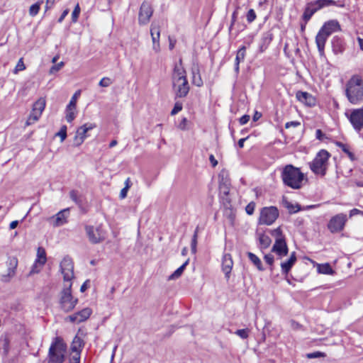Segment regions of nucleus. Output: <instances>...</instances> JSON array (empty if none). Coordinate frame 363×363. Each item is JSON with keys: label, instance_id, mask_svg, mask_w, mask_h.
Segmentation results:
<instances>
[{"label": "nucleus", "instance_id": "f257e3e1", "mask_svg": "<svg viewBox=\"0 0 363 363\" xmlns=\"http://www.w3.org/2000/svg\"><path fill=\"white\" fill-rule=\"evenodd\" d=\"M281 178L285 186L292 189H300L303 185L304 174L293 164H286L282 168Z\"/></svg>", "mask_w": 363, "mask_h": 363}, {"label": "nucleus", "instance_id": "f03ea898", "mask_svg": "<svg viewBox=\"0 0 363 363\" xmlns=\"http://www.w3.org/2000/svg\"><path fill=\"white\" fill-rule=\"evenodd\" d=\"M345 96L352 104L363 101V79L359 75H353L347 82Z\"/></svg>", "mask_w": 363, "mask_h": 363}, {"label": "nucleus", "instance_id": "7ed1b4c3", "mask_svg": "<svg viewBox=\"0 0 363 363\" xmlns=\"http://www.w3.org/2000/svg\"><path fill=\"white\" fill-rule=\"evenodd\" d=\"M67 345L62 337H55L48 350L45 362L48 363H64L66 358Z\"/></svg>", "mask_w": 363, "mask_h": 363}, {"label": "nucleus", "instance_id": "20e7f679", "mask_svg": "<svg viewBox=\"0 0 363 363\" xmlns=\"http://www.w3.org/2000/svg\"><path fill=\"white\" fill-rule=\"evenodd\" d=\"M340 30L341 26L337 20H330L323 25L315 37V43L320 56L325 55L324 50L328 38L333 33Z\"/></svg>", "mask_w": 363, "mask_h": 363}, {"label": "nucleus", "instance_id": "39448f33", "mask_svg": "<svg viewBox=\"0 0 363 363\" xmlns=\"http://www.w3.org/2000/svg\"><path fill=\"white\" fill-rule=\"evenodd\" d=\"M330 156V155L327 150H321L319 151L313 160L309 164L311 171L315 174L325 176Z\"/></svg>", "mask_w": 363, "mask_h": 363}, {"label": "nucleus", "instance_id": "423d86ee", "mask_svg": "<svg viewBox=\"0 0 363 363\" xmlns=\"http://www.w3.org/2000/svg\"><path fill=\"white\" fill-rule=\"evenodd\" d=\"M72 283L65 286L60 292L59 304L62 311L65 313L72 311L78 303V298L72 294Z\"/></svg>", "mask_w": 363, "mask_h": 363}, {"label": "nucleus", "instance_id": "0eeeda50", "mask_svg": "<svg viewBox=\"0 0 363 363\" xmlns=\"http://www.w3.org/2000/svg\"><path fill=\"white\" fill-rule=\"evenodd\" d=\"M279 215V210L276 206L264 207L260 211L259 223L270 225L275 222Z\"/></svg>", "mask_w": 363, "mask_h": 363}, {"label": "nucleus", "instance_id": "6e6552de", "mask_svg": "<svg viewBox=\"0 0 363 363\" xmlns=\"http://www.w3.org/2000/svg\"><path fill=\"white\" fill-rule=\"evenodd\" d=\"M218 177L220 198L225 206L230 205V199L228 198V195L231 186L230 179L224 172H221Z\"/></svg>", "mask_w": 363, "mask_h": 363}, {"label": "nucleus", "instance_id": "1a4fd4ad", "mask_svg": "<svg viewBox=\"0 0 363 363\" xmlns=\"http://www.w3.org/2000/svg\"><path fill=\"white\" fill-rule=\"evenodd\" d=\"M85 231L89 242L92 244H98L106 238V233L101 226L94 228L93 225H85Z\"/></svg>", "mask_w": 363, "mask_h": 363}, {"label": "nucleus", "instance_id": "9d476101", "mask_svg": "<svg viewBox=\"0 0 363 363\" xmlns=\"http://www.w3.org/2000/svg\"><path fill=\"white\" fill-rule=\"evenodd\" d=\"M347 221V216L345 213H338L333 216L328 223V228L332 233L341 232Z\"/></svg>", "mask_w": 363, "mask_h": 363}, {"label": "nucleus", "instance_id": "9b49d317", "mask_svg": "<svg viewBox=\"0 0 363 363\" xmlns=\"http://www.w3.org/2000/svg\"><path fill=\"white\" fill-rule=\"evenodd\" d=\"M346 116L351 123L353 128L359 133L363 129V108H355L346 113Z\"/></svg>", "mask_w": 363, "mask_h": 363}, {"label": "nucleus", "instance_id": "f8f14e48", "mask_svg": "<svg viewBox=\"0 0 363 363\" xmlns=\"http://www.w3.org/2000/svg\"><path fill=\"white\" fill-rule=\"evenodd\" d=\"M60 271L65 281H70L74 278V263L70 257L63 258L60 262Z\"/></svg>", "mask_w": 363, "mask_h": 363}, {"label": "nucleus", "instance_id": "ddd939ff", "mask_svg": "<svg viewBox=\"0 0 363 363\" xmlns=\"http://www.w3.org/2000/svg\"><path fill=\"white\" fill-rule=\"evenodd\" d=\"M153 13V9L150 2L144 1L140 6L138 14V23L140 25H146L150 22Z\"/></svg>", "mask_w": 363, "mask_h": 363}, {"label": "nucleus", "instance_id": "4468645a", "mask_svg": "<svg viewBox=\"0 0 363 363\" xmlns=\"http://www.w3.org/2000/svg\"><path fill=\"white\" fill-rule=\"evenodd\" d=\"M172 77L173 87H176V83H179L181 80L187 79L186 72L183 67L182 58H179L178 63L174 65Z\"/></svg>", "mask_w": 363, "mask_h": 363}, {"label": "nucleus", "instance_id": "2eb2a0df", "mask_svg": "<svg viewBox=\"0 0 363 363\" xmlns=\"http://www.w3.org/2000/svg\"><path fill=\"white\" fill-rule=\"evenodd\" d=\"M91 314V310L89 308H85L67 317V319L72 323H82L87 320Z\"/></svg>", "mask_w": 363, "mask_h": 363}, {"label": "nucleus", "instance_id": "dca6fc26", "mask_svg": "<svg viewBox=\"0 0 363 363\" xmlns=\"http://www.w3.org/2000/svg\"><path fill=\"white\" fill-rule=\"evenodd\" d=\"M70 208H67L59 211L50 219L53 220L54 226H61L67 223V218L69 216Z\"/></svg>", "mask_w": 363, "mask_h": 363}, {"label": "nucleus", "instance_id": "f3484780", "mask_svg": "<svg viewBox=\"0 0 363 363\" xmlns=\"http://www.w3.org/2000/svg\"><path fill=\"white\" fill-rule=\"evenodd\" d=\"M175 98H184L189 92L190 86L187 79L181 80L179 83H176Z\"/></svg>", "mask_w": 363, "mask_h": 363}, {"label": "nucleus", "instance_id": "a211bd4d", "mask_svg": "<svg viewBox=\"0 0 363 363\" xmlns=\"http://www.w3.org/2000/svg\"><path fill=\"white\" fill-rule=\"evenodd\" d=\"M272 252H275L280 257H283L287 255L289 252V248L286 242V240L279 239L275 240V242L272 249Z\"/></svg>", "mask_w": 363, "mask_h": 363}, {"label": "nucleus", "instance_id": "6ab92c4d", "mask_svg": "<svg viewBox=\"0 0 363 363\" xmlns=\"http://www.w3.org/2000/svg\"><path fill=\"white\" fill-rule=\"evenodd\" d=\"M8 273L6 275H2L1 280L4 281H9L16 274V269L18 266V259L15 257H9L7 262Z\"/></svg>", "mask_w": 363, "mask_h": 363}, {"label": "nucleus", "instance_id": "aec40b11", "mask_svg": "<svg viewBox=\"0 0 363 363\" xmlns=\"http://www.w3.org/2000/svg\"><path fill=\"white\" fill-rule=\"evenodd\" d=\"M333 52L335 55L342 54L345 50V43L342 37L335 35L331 40Z\"/></svg>", "mask_w": 363, "mask_h": 363}, {"label": "nucleus", "instance_id": "412c9836", "mask_svg": "<svg viewBox=\"0 0 363 363\" xmlns=\"http://www.w3.org/2000/svg\"><path fill=\"white\" fill-rule=\"evenodd\" d=\"M233 266V261L230 254L225 253L222 258V270L227 279L230 278V274Z\"/></svg>", "mask_w": 363, "mask_h": 363}, {"label": "nucleus", "instance_id": "4be33fe9", "mask_svg": "<svg viewBox=\"0 0 363 363\" xmlns=\"http://www.w3.org/2000/svg\"><path fill=\"white\" fill-rule=\"evenodd\" d=\"M150 35L152 40V48L153 50L157 52L160 51V27L152 23L150 28Z\"/></svg>", "mask_w": 363, "mask_h": 363}, {"label": "nucleus", "instance_id": "5701e85b", "mask_svg": "<svg viewBox=\"0 0 363 363\" xmlns=\"http://www.w3.org/2000/svg\"><path fill=\"white\" fill-rule=\"evenodd\" d=\"M96 125L92 123H85L80 126L77 130L76 140H79L77 145L82 144L86 138V133L95 128Z\"/></svg>", "mask_w": 363, "mask_h": 363}, {"label": "nucleus", "instance_id": "b1692460", "mask_svg": "<svg viewBox=\"0 0 363 363\" xmlns=\"http://www.w3.org/2000/svg\"><path fill=\"white\" fill-rule=\"evenodd\" d=\"M296 96L299 101L304 103L309 106H312L315 104V98L306 91H298L296 92Z\"/></svg>", "mask_w": 363, "mask_h": 363}, {"label": "nucleus", "instance_id": "393cba45", "mask_svg": "<svg viewBox=\"0 0 363 363\" xmlns=\"http://www.w3.org/2000/svg\"><path fill=\"white\" fill-rule=\"evenodd\" d=\"M296 262V252H293L290 257L281 263V273L282 274H288V273L291 271V268L294 265Z\"/></svg>", "mask_w": 363, "mask_h": 363}, {"label": "nucleus", "instance_id": "a878e982", "mask_svg": "<svg viewBox=\"0 0 363 363\" xmlns=\"http://www.w3.org/2000/svg\"><path fill=\"white\" fill-rule=\"evenodd\" d=\"M84 341L82 337H80L77 335H75L70 346L72 353L78 352L79 354H81L82 349L84 347Z\"/></svg>", "mask_w": 363, "mask_h": 363}, {"label": "nucleus", "instance_id": "bb28decb", "mask_svg": "<svg viewBox=\"0 0 363 363\" xmlns=\"http://www.w3.org/2000/svg\"><path fill=\"white\" fill-rule=\"evenodd\" d=\"M273 38V33L270 30L262 33L259 45V50L261 52L264 51L268 48Z\"/></svg>", "mask_w": 363, "mask_h": 363}, {"label": "nucleus", "instance_id": "cd10ccee", "mask_svg": "<svg viewBox=\"0 0 363 363\" xmlns=\"http://www.w3.org/2000/svg\"><path fill=\"white\" fill-rule=\"evenodd\" d=\"M246 55V47H240L237 52L235 60V72L238 74L240 72V63L243 62Z\"/></svg>", "mask_w": 363, "mask_h": 363}, {"label": "nucleus", "instance_id": "c85d7f7f", "mask_svg": "<svg viewBox=\"0 0 363 363\" xmlns=\"http://www.w3.org/2000/svg\"><path fill=\"white\" fill-rule=\"evenodd\" d=\"M192 83L198 87L203 86V82L200 74V70L198 65H194L191 68Z\"/></svg>", "mask_w": 363, "mask_h": 363}, {"label": "nucleus", "instance_id": "c756f323", "mask_svg": "<svg viewBox=\"0 0 363 363\" xmlns=\"http://www.w3.org/2000/svg\"><path fill=\"white\" fill-rule=\"evenodd\" d=\"M282 204L290 214L296 213L301 210V206L298 203L293 204L284 196L282 199Z\"/></svg>", "mask_w": 363, "mask_h": 363}, {"label": "nucleus", "instance_id": "7c9ffc66", "mask_svg": "<svg viewBox=\"0 0 363 363\" xmlns=\"http://www.w3.org/2000/svg\"><path fill=\"white\" fill-rule=\"evenodd\" d=\"M311 2V5H313V6H315L316 11L324 7L336 5V1L335 0H315Z\"/></svg>", "mask_w": 363, "mask_h": 363}, {"label": "nucleus", "instance_id": "2f4dec72", "mask_svg": "<svg viewBox=\"0 0 363 363\" xmlns=\"http://www.w3.org/2000/svg\"><path fill=\"white\" fill-rule=\"evenodd\" d=\"M316 12V9L313 5H311V2L307 4L303 13V19L306 22V23L311 18L313 15Z\"/></svg>", "mask_w": 363, "mask_h": 363}, {"label": "nucleus", "instance_id": "473e14b6", "mask_svg": "<svg viewBox=\"0 0 363 363\" xmlns=\"http://www.w3.org/2000/svg\"><path fill=\"white\" fill-rule=\"evenodd\" d=\"M317 272L323 274H333L335 273L329 263L317 264Z\"/></svg>", "mask_w": 363, "mask_h": 363}, {"label": "nucleus", "instance_id": "72a5a7b5", "mask_svg": "<svg viewBox=\"0 0 363 363\" xmlns=\"http://www.w3.org/2000/svg\"><path fill=\"white\" fill-rule=\"evenodd\" d=\"M247 257L253 263L259 271H264V268L262 266L260 259L254 253L248 252L247 253Z\"/></svg>", "mask_w": 363, "mask_h": 363}, {"label": "nucleus", "instance_id": "f704fd0d", "mask_svg": "<svg viewBox=\"0 0 363 363\" xmlns=\"http://www.w3.org/2000/svg\"><path fill=\"white\" fill-rule=\"evenodd\" d=\"M258 239H259L260 247L262 249L267 248L268 247H269V245L272 242L271 238L268 235H265L264 233H259Z\"/></svg>", "mask_w": 363, "mask_h": 363}, {"label": "nucleus", "instance_id": "c9c22d12", "mask_svg": "<svg viewBox=\"0 0 363 363\" xmlns=\"http://www.w3.org/2000/svg\"><path fill=\"white\" fill-rule=\"evenodd\" d=\"M37 262H39V266L42 267L46 262V252L43 247H39L37 250Z\"/></svg>", "mask_w": 363, "mask_h": 363}, {"label": "nucleus", "instance_id": "e433bc0d", "mask_svg": "<svg viewBox=\"0 0 363 363\" xmlns=\"http://www.w3.org/2000/svg\"><path fill=\"white\" fill-rule=\"evenodd\" d=\"M45 107V99L44 98H40L37 100L33 106V111L35 112H40L39 113L42 114Z\"/></svg>", "mask_w": 363, "mask_h": 363}, {"label": "nucleus", "instance_id": "4c0bfd02", "mask_svg": "<svg viewBox=\"0 0 363 363\" xmlns=\"http://www.w3.org/2000/svg\"><path fill=\"white\" fill-rule=\"evenodd\" d=\"M189 259H188L182 265H181L177 269H176L173 274H172L169 279H175L179 278L183 273L184 270L185 269L186 267L189 264Z\"/></svg>", "mask_w": 363, "mask_h": 363}, {"label": "nucleus", "instance_id": "58836bf2", "mask_svg": "<svg viewBox=\"0 0 363 363\" xmlns=\"http://www.w3.org/2000/svg\"><path fill=\"white\" fill-rule=\"evenodd\" d=\"M335 145L337 147H339L340 148H341V150L348 155V157H350V159L351 160H354V159H355L354 155L350 150L347 145L344 144L340 141L335 142Z\"/></svg>", "mask_w": 363, "mask_h": 363}, {"label": "nucleus", "instance_id": "ea45409f", "mask_svg": "<svg viewBox=\"0 0 363 363\" xmlns=\"http://www.w3.org/2000/svg\"><path fill=\"white\" fill-rule=\"evenodd\" d=\"M69 197L79 206L82 205V196L77 190H72L69 192Z\"/></svg>", "mask_w": 363, "mask_h": 363}, {"label": "nucleus", "instance_id": "a19ab883", "mask_svg": "<svg viewBox=\"0 0 363 363\" xmlns=\"http://www.w3.org/2000/svg\"><path fill=\"white\" fill-rule=\"evenodd\" d=\"M40 112H35L32 110L27 121H26V125H30L33 123H34L35 121H38V119L40 118L41 114L39 113Z\"/></svg>", "mask_w": 363, "mask_h": 363}, {"label": "nucleus", "instance_id": "79ce46f5", "mask_svg": "<svg viewBox=\"0 0 363 363\" xmlns=\"http://www.w3.org/2000/svg\"><path fill=\"white\" fill-rule=\"evenodd\" d=\"M42 3L43 1H38L30 6L29 9V14L31 16H35L38 13Z\"/></svg>", "mask_w": 363, "mask_h": 363}, {"label": "nucleus", "instance_id": "37998d69", "mask_svg": "<svg viewBox=\"0 0 363 363\" xmlns=\"http://www.w3.org/2000/svg\"><path fill=\"white\" fill-rule=\"evenodd\" d=\"M271 235L275 238V240H277L279 239L283 240L285 239L282 230L280 227L277 228L276 229L272 230L270 231Z\"/></svg>", "mask_w": 363, "mask_h": 363}, {"label": "nucleus", "instance_id": "c03bdc74", "mask_svg": "<svg viewBox=\"0 0 363 363\" xmlns=\"http://www.w3.org/2000/svg\"><path fill=\"white\" fill-rule=\"evenodd\" d=\"M250 330L248 328L239 329L235 332V334L240 338L245 340L249 337Z\"/></svg>", "mask_w": 363, "mask_h": 363}, {"label": "nucleus", "instance_id": "a18cd8bd", "mask_svg": "<svg viewBox=\"0 0 363 363\" xmlns=\"http://www.w3.org/2000/svg\"><path fill=\"white\" fill-rule=\"evenodd\" d=\"M79 94H80V91H77L72 96L71 100L69 101L68 105L67 106V107H68L69 109H70V108H72L74 110L76 109L77 98V96L79 95Z\"/></svg>", "mask_w": 363, "mask_h": 363}, {"label": "nucleus", "instance_id": "49530a36", "mask_svg": "<svg viewBox=\"0 0 363 363\" xmlns=\"http://www.w3.org/2000/svg\"><path fill=\"white\" fill-rule=\"evenodd\" d=\"M74 109L70 108L69 109L68 107H66V120L68 123H71L75 118L74 115Z\"/></svg>", "mask_w": 363, "mask_h": 363}, {"label": "nucleus", "instance_id": "de8ad7c7", "mask_svg": "<svg viewBox=\"0 0 363 363\" xmlns=\"http://www.w3.org/2000/svg\"><path fill=\"white\" fill-rule=\"evenodd\" d=\"M257 18L256 13L254 9H250L247 14H246V18L248 23H252Z\"/></svg>", "mask_w": 363, "mask_h": 363}, {"label": "nucleus", "instance_id": "09e8293b", "mask_svg": "<svg viewBox=\"0 0 363 363\" xmlns=\"http://www.w3.org/2000/svg\"><path fill=\"white\" fill-rule=\"evenodd\" d=\"M67 126L62 125L60 130L55 134V136H59L61 139V142L64 141L67 138Z\"/></svg>", "mask_w": 363, "mask_h": 363}, {"label": "nucleus", "instance_id": "8fccbe9b", "mask_svg": "<svg viewBox=\"0 0 363 363\" xmlns=\"http://www.w3.org/2000/svg\"><path fill=\"white\" fill-rule=\"evenodd\" d=\"M81 354L77 353H71L68 362L69 363H80Z\"/></svg>", "mask_w": 363, "mask_h": 363}, {"label": "nucleus", "instance_id": "3c124183", "mask_svg": "<svg viewBox=\"0 0 363 363\" xmlns=\"http://www.w3.org/2000/svg\"><path fill=\"white\" fill-rule=\"evenodd\" d=\"M79 13H80V7H79V4H77L73 11H72V22L75 23L78 20V18H79Z\"/></svg>", "mask_w": 363, "mask_h": 363}, {"label": "nucleus", "instance_id": "603ef678", "mask_svg": "<svg viewBox=\"0 0 363 363\" xmlns=\"http://www.w3.org/2000/svg\"><path fill=\"white\" fill-rule=\"evenodd\" d=\"M264 259L267 264H268L270 267V270L273 271V264H274V256L271 254L265 255L264 257Z\"/></svg>", "mask_w": 363, "mask_h": 363}, {"label": "nucleus", "instance_id": "864d4df0", "mask_svg": "<svg viewBox=\"0 0 363 363\" xmlns=\"http://www.w3.org/2000/svg\"><path fill=\"white\" fill-rule=\"evenodd\" d=\"M197 240H198V238L196 237V234L193 235L191 241V251L192 254H196V252Z\"/></svg>", "mask_w": 363, "mask_h": 363}, {"label": "nucleus", "instance_id": "5fc2aeb1", "mask_svg": "<svg viewBox=\"0 0 363 363\" xmlns=\"http://www.w3.org/2000/svg\"><path fill=\"white\" fill-rule=\"evenodd\" d=\"M112 84V80L109 77H103L99 83V85L101 87H108Z\"/></svg>", "mask_w": 363, "mask_h": 363}, {"label": "nucleus", "instance_id": "6e6d98bb", "mask_svg": "<svg viewBox=\"0 0 363 363\" xmlns=\"http://www.w3.org/2000/svg\"><path fill=\"white\" fill-rule=\"evenodd\" d=\"M182 108H183V106H182V104L181 102H176L174 104V106L171 111V115L172 116H174V115H176L177 113H178L180 111L182 110Z\"/></svg>", "mask_w": 363, "mask_h": 363}, {"label": "nucleus", "instance_id": "4d7b16f0", "mask_svg": "<svg viewBox=\"0 0 363 363\" xmlns=\"http://www.w3.org/2000/svg\"><path fill=\"white\" fill-rule=\"evenodd\" d=\"M65 63L63 62H60L53 66H52L50 69V74H55V72L60 70L64 66Z\"/></svg>", "mask_w": 363, "mask_h": 363}, {"label": "nucleus", "instance_id": "13d9d810", "mask_svg": "<svg viewBox=\"0 0 363 363\" xmlns=\"http://www.w3.org/2000/svg\"><path fill=\"white\" fill-rule=\"evenodd\" d=\"M255 208V203L252 201L245 207V211L248 215H252Z\"/></svg>", "mask_w": 363, "mask_h": 363}, {"label": "nucleus", "instance_id": "bf43d9fd", "mask_svg": "<svg viewBox=\"0 0 363 363\" xmlns=\"http://www.w3.org/2000/svg\"><path fill=\"white\" fill-rule=\"evenodd\" d=\"M239 9H240V6H237L235 11H233V13L232 14V20H231V24L230 26V30L232 28L233 26L234 25V23H235V21L237 20Z\"/></svg>", "mask_w": 363, "mask_h": 363}, {"label": "nucleus", "instance_id": "052dcab7", "mask_svg": "<svg viewBox=\"0 0 363 363\" xmlns=\"http://www.w3.org/2000/svg\"><path fill=\"white\" fill-rule=\"evenodd\" d=\"M187 123H188V120L186 118L184 117L181 122L179 123V124L178 125V128L182 130H187Z\"/></svg>", "mask_w": 363, "mask_h": 363}, {"label": "nucleus", "instance_id": "680f3d73", "mask_svg": "<svg viewBox=\"0 0 363 363\" xmlns=\"http://www.w3.org/2000/svg\"><path fill=\"white\" fill-rule=\"evenodd\" d=\"M25 69H26V66H25V65H24V63L23 62V59L21 58L18 60V63H17V65L16 66L15 72H17L18 71L24 70Z\"/></svg>", "mask_w": 363, "mask_h": 363}, {"label": "nucleus", "instance_id": "e2e57ef3", "mask_svg": "<svg viewBox=\"0 0 363 363\" xmlns=\"http://www.w3.org/2000/svg\"><path fill=\"white\" fill-rule=\"evenodd\" d=\"M315 137L319 140H323L325 138H328L325 133L320 129H317L315 131Z\"/></svg>", "mask_w": 363, "mask_h": 363}, {"label": "nucleus", "instance_id": "0e129e2a", "mask_svg": "<svg viewBox=\"0 0 363 363\" xmlns=\"http://www.w3.org/2000/svg\"><path fill=\"white\" fill-rule=\"evenodd\" d=\"M324 356L325 354L320 352H315L307 354V357L309 359L318 358Z\"/></svg>", "mask_w": 363, "mask_h": 363}, {"label": "nucleus", "instance_id": "69168bd1", "mask_svg": "<svg viewBox=\"0 0 363 363\" xmlns=\"http://www.w3.org/2000/svg\"><path fill=\"white\" fill-rule=\"evenodd\" d=\"M38 267L40 268H41L40 266H39V262H37V261H35V263L33 264V265L31 267V269H30V274H35V273H38L40 270V269L38 268Z\"/></svg>", "mask_w": 363, "mask_h": 363}, {"label": "nucleus", "instance_id": "338daca9", "mask_svg": "<svg viewBox=\"0 0 363 363\" xmlns=\"http://www.w3.org/2000/svg\"><path fill=\"white\" fill-rule=\"evenodd\" d=\"M356 215H362L363 216V211H360L357 208H353L350 211V218Z\"/></svg>", "mask_w": 363, "mask_h": 363}, {"label": "nucleus", "instance_id": "774afa93", "mask_svg": "<svg viewBox=\"0 0 363 363\" xmlns=\"http://www.w3.org/2000/svg\"><path fill=\"white\" fill-rule=\"evenodd\" d=\"M250 116L249 115H244L242 116L240 119L239 122L240 125H245L250 121Z\"/></svg>", "mask_w": 363, "mask_h": 363}]
</instances>
